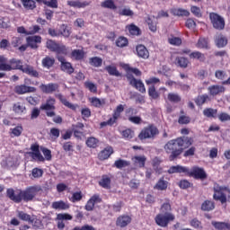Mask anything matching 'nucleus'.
Segmentation results:
<instances>
[{
  "label": "nucleus",
  "mask_w": 230,
  "mask_h": 230,
  "mask_svg": "<svg viewBox=\"0 0 230 230\" xmlns=\"http://www.w3.org/2000/svg\"><path fill=\"white\" fill-rule=\"evenodd\" d=\"M156 136H159V128L154 124H150L145 127L138 134V139L145 141V139H155Z\"/></svg>",
  "instance_id": "0eeeda50"
},
{
  "label": "nucleus",
  "mask_w": 230,
  "mask_h": 230,
  "mask_svg": "<svg viewBox=\"0 0 230 230\" xmlns=\"http://www.w3.org/2000/svg\"><path fill=\"white\" fill-rule=\"evenodd\" d=\"M116 46L118 48H125L128 46V40L123 36H119L116 40Z\"/></svg>",
  "instance_id": "864d4df0"
},
{
  "label": "nucleus",
  "mask_w": 230,
  "mask_h": 230,
  "mask_svg": "<svg viewBox=\"0 0 230 230\" xmlns=\"http://www.w3.org/2000/svg\"><path fill=\"white\" fill-rule=\"evenodd\" d=\"M201 209L202 211H213L215 209V202L208 199L205 200L201 204Z\"/></svg>",
  "instance_id": "c03bdc74"
},
{
  "label": "nucleus",
  "mask_w": 230,
  "mask_h": 230,
  "mask_svg": "<svg viewBox=\"0 0 230 230\" xmlns=\"http://www.w3.org/2000/svg\"><path fill=\"white\" fill-rule=\"evenodd\" d=\"M211 225L217 230H230V223L212 221Z\"/></svg>",
  "instance_id": "473e14b6"
},
{
  "label": "nucleus",
  "mask_w": 230,
  "mask_h": 230,
  "mask_svg": "<svg viewBox=\"0 0 230 230\" xmlns=\"http://www.w3.org/2000/svg\"><path fill=\"white\" fill-rule=\"evenodd\" d=\"M148 94L152 100H157V98H159V92L155 91V85L149 86Z\"/></svg>",
  "instance_id": "bf43d9fd"
},
{
  "label": "nucleus",
  "mask_w": 230,
  "mask_h": 230,
  "mask_svg": "<svg viewBox=\"0 0 230 230\" xmlns=\"http://www.w3.org/2000/svg\"><path fill=\"white\" fill-rule=\"evenodd\" d=\"M90 102L93 107H96L97 109H100V107H103L105 105V99H100L97 97H92L90 99Z\"/></svg>",
  "instance_id": "de8ad7c7"
},
{
  "label": "nucleus",
  "mask_w": 230,
  "mask_h": 230,
  "mask_svg": "<svg viewBox=\"0 0 230 230\" xmlns=\"http://www.w3.org/2000/svg\"><path fill=\"white\" fill-rule=\"evenodd\" d=\"M126 30H128V31L133 36L137 37V36L141 35V29H139V27H137L134 23H131V24L126 26Z\"/></svg>",
  "instance_id": "58836bf2"
},
{
  "label": "nucleus",
  "mask_w": 230,
  "mask_h": 230,
  "mask_svg": "<svg viewBox=\"0 0 230 230\" xmlns=\"http://www.w3.org/2000/svg\"><path fill=\"white\" fill-rule=\"evenodd\" d=\"M168 42L171 46H181L182 40L179 37H172L168 39Z\"/></svg>",
  "instance_id": "338daca9"
},
{
  "label": "nucleus",
  "mask_w": 230,
  "mask_h": 230,
  "mask_svg": "<svg viewBox=\"0 0 230 230\" xmlns=\"http://www.w3.org/2000/svg\"><path fill=\"white\" fill-rule=\"evenodd\" d=\"M55 103H57V100L53 97H49L46 102L40 105V110L46 111V116H48V118H54V116H56L55 109H57Z\"/></svg>",
  "instance_id": "1a4fd4ad"
},
{
  "label": "nucleus",
  "mask_w": 230,
  "mask_h": 230,
  "mask_svg": "<svg viewBox=\"0 0 230 230\" xmlns=\"http://www.w3.org/2000/svg\"><path fill=\"white\" fill-rule=\"evenodd\" d=\"M114 166L115 168H118V170H121L122 168H127V166H130V162L123 159H119L115 161Z\"/></svg>",
  "instance_id": "3c124183"
},
{
  "label": "nucleus",
  "mask_w": 230,
  "mask_h": 230,
  "mask_svg": "<svg viewBox=\"0 0 230 230\" xmlns=\"http://www.w3.org/2000/svg\"><path fill=\"white\" fill-rule=\"evenodd\" d=\"M136 51L139 58H144V60H146L150 58V52L148 51V49L145 47V45H137Z\"/></svg>",
  "instance_id": "5701e85b"
},
{
  "label": "nucleus",
  "mask_w": 230,
  "mask_h": 230,
  "mask_svg": "<svg viewBox=\"0 0 230 230\" xmlns=\"http://www.w3.org/2000/svg\"><path fill=\"white\" fill-rule=\"evenodd\" d=\"M217 114H218V110L213 108H206L203 111V115L206 118H217Z\"/></svg>",
  "instance_id": "49530a36"
},
{
  "label": "nucleus",
  "mask_w": 230,
  "mask_h": 230,
  "mask_svg": "<svg viewBox=\"0 0 230 230\" xmlns=\"http://www.w3.org/2000/svg\"><path fill=\"white\" fill-rule=\"evenodd\" d=\"M134 164L138 166V168H145V164H146V156L140 155V156H134L132 158Z\"/></svg>",
  "instance_id": "2f4dec72"
},
{
  "label": "nucleus",
  "mask_w": 230,
  "mask_h": 230,
  "mask_svg": "<svg viewBox=\"0 0 230 230\" xmlns=\"http://www.w3.org/2000/svg\"><path fill=\"white\" fill-rule=\"evenodd\" d=\"M26 43L31 49H39V44H42V37L40 35L28 36Z\"/></svg>",
  "instance_id": "4468645a"
},
{
  "label": "nucleus",
  "mask_w": 230,
  "mask_h": 230,
  "mask_svg": "<svg viewBox=\"0 0 230 230\" xmlns=\"http://www.w3.org/2000/svg\"><path fill=\"white\" fill-rule=\"evenodd\" d=\"M178 186L181 190H188V188H191V186H193V183L190 182L188 180H181Z\"/></svg>",
  "instance_id": "e2e57ef3"
},
{
  "label": "nucleus",
  "mask_w": 230,
  "mask_h": 230,
  "mask_svg": "<svg viewBox=\"0 0 230 230\" xmlns=\"http://www.w3.org/2000/svg\"><path fill=\"white\" fill-rule=\"evenodd\" d=\"M175 220V215L173 213H166V214H157L155 217V222L160 227H168V224L170 222H173Z\"/></svg>",
  "instance_id": "6e6552de"
},
{
  "label": "nucleus",
  "mask_w": 230,
  "mask_h": 230,
  "mask_svg": "<svg viewBox=\"0 0 230 230\" xmlns=\"http://www.w3.org/2000/svg\"><path fill=\"white\" fill-rule=\"evenodd\" d=\"M214 200L221 202V204L230 203V189L226 186L214 185Z\"/></svg>",
  "instance_id": "39448f33"
},
{
  "label": "nucleus",
  "mask_w": 230,
  "mask_h": 230,
  "mask_svg": "<svg viewBox=\"0 0 230 230\" xmlns=\"http://www.w3.org/2000/svg\"><path fill=\"white\" fill-rule=\"evenodd\" d=\"M125 111L123 104H119L113 111L112 116L107 120L100 123V128H105V127H114L118 123V119L121 118V112Z\"/></svg>",
  "instance_id": "423d86ee"
},
{
  "label": "nucleus",
  "mask_w": 230,
  "mask_h": 230,
  "mask_svg": "<svg viewBox=\"0 0 230 230\" xmlns=\"http://www.w3.org/2000/svg\"><path fill=\"white\" fill-rule=\"evenodd\" d=\"M121 136L123 139H126L127 141H130V139H132L134 136H136V134L134 133V130L130 128H127L122 130Z\"/></svg>",
  "instance_id": "09e8293b"
},
{
  "label": "nucleus",
  "mask_w": 230,
  "mask_h": 230,
  "mask_svg": "<svg viewBox=\"0 0 230 230\" xmlns=\"http://www.w3.org/2000/svg\"><path fill=\"white\" fill-rule=\"evenodd\" d=\"M51 208L52 209L66 211V209H69V204L66 203L64 200L54 201L52 202Z\"/></svg>",
  "instance_id": "cd10ccee"
},
{
  "label": "nucleus",
  "mask_w": 230,
  "mask_h": 230,
  "mask_svg": "<svg viewBox=\"0 0 230 230\" xmlns=\"http://www.w3.org/2000/svg\"><path fill=\"white\" fill-rule=\"evenodd\" d=\"M40 89L45 94H53V93L58 90V84H55V83H49L48 84H42L40 85Z\"/></svg>",
  "instance_id": "dca6fc26"
},
{
  "label": "nucleus",
  "mask_w": 230,
  "mask_h": 230,
  "mask_svg": "<svg viewBox=\"0 0 230 230\" xmlns=\"http://www.w3.org/2000/svg\"><path fill=\"white\" fill-rule=\"evenodd\" d=\"M40 150L44 155L45 161H51V159H53L51 150L48 149V147H41Z\"/></svg>",
  "instance_id": "680f3d73"
},
{
  "label": "nucleus",
  "mask_w": 230,
  "mask_h": 230,
  "mask_svg": "<svg viewBox=\"0 0 230 230\" xmlns=\"http://www.w3.org/2000/svg\"><path fill=\"white\" fill-rule=\"evenodd\" d=\"M68 6H72L73 8H85V6H89L91 4V2H80L79 0L77 1H67Z\"/></svg>",
  "instance_id": "7c9ffc66"
},
{
  "label": "nucleus",
  "mask_w": 230,
  "mask_h": 230,
  "mask_svg": "<svg viewBox=\"0 0 230 230\" xmlns=\"http://www.w3.org/2000/svg\"><path fill=\"white\" fill-rule=\"evenodd\" d=\"M98 145H100V140L94 137H90L86 139L88 148H98Z\"/></svg>",
  "instance_id": "37998d69"
},
{
  "label": "nucleus",
  "mask_w": 230,
  "mask_h": 230,
  "mask_svg": "<svg viewBox=\"0 0 230 230\" xmlns=\"http://www.w3.org/2000/svg\"><path fill=\"white\" fill-rule=\"evenodd\" d=\"M194 102L198 107H202V105L208 103V102H211V97L208 93H204L201 95H198Z\"/></svg>",
  "instance_id": "b1692460"
},
{
  "label": "nucleus",
  "mask_w": 230,
  "mask_h": 230,
  "mask_svg": "<svg viewBox=\"0 0 230 230\" xmlns=\"http://www.w3.org/2000/svg\"><path fill=\"white\" fill-rule=\"evenodd\" d=\"M167 99L172 103H179V102H181V95H179L178 93H168Z\"/></svg>",
  "instance_id": "6e6d98bb"
},
{
  "label": "nucleus",
  "mask_w": 230,
  "mask_h": 230,
  "mask_svg": "<svg viewBox=\"0 0 230 230\" xmlns=\"http://www.w3.org/2000/svg\"><path fill=\"white\" fill-rule=\"evenodd\" d=\"M132 222V217L128 215H121L119 217H117L116 220V226L117 227H120L123 229V227H127L129 224Z\"/></svg>",
  "instance_id": "f3484780"
},
{
  "label": "nucleus",
  "mask_w": 230,
  "mask_h": 230,
  "mask_svg": "<svg viewBox=\"0 0 230 230\" xmlns=\"http://www.w3.org/2000/svg\"><path fill=\"white\" fill-rule=\"evenodd\" d=\"M110 76H121V73L118 70V67L114 65H109L104 67Z\"/></svg>",
  "instance_id": "72a5a7b5"
},
{
  "label": "nucleus",
  "mask_w": 230,
  "mask_h": 230,
  "mask_svg": "<svg viewBox=\"0 0 230 230\" xmlns=\"http://www.w3.org/2000/svg\"><path fill=\"white\" fill-rule=\"evenodd\" d=\"M215 43L217 48H226V46H227V38L222 34H219L216 36Z\"/></svg>",
  "instance_id": "f704fd0d"
},
{
  "label": "nucleus",
  "mask_w": 230,
  "mask_h": 230,
  "mask_svg": "<svg viewBox=\"0 0 230 230\" xmlns=\"http://www.w3.org/2000/svg\"><path fill=\"white\" fill-rule=\"evenodd\" d=\"M39 4H45L49 8H58V0H35Z\"/></svg>",
  "instance_id": "ea45409f"
},
{
  "label": "nucleus",
  "mask_w": 230,
  "mask_h": 230,
  "mask_svg": "<svg viewBox=\"0 0 230 230\" xmlns=\"http://www.w3.org/2000/svg\"><path fill=\"white\" fill-rule=\"evenodd\" d=\"M29 224H31L36 229H39V227L42 226V221L37 218V217L32 216V217H31V220L29 221Z\"/></svg>",
  "instance_id": "0e129e2a"
},
{
  "label": "nucleus",
  "mask_w": 230,
  "mask_h": 230,
  "mask_svg": "<svg viewBox=\"0 0 230 230\" xmlns=\"http://www.w3.org/2000/svg\"><path fill=\"white\" fill-rule=\"evenodd\" d=\"M11 137H19L22 134V126H16L13 128H11Z\"/></svg>",
  "instance_id": "13d9d810"
},
{
  "label": "nucleus",
  "mask_w": 230,
  "mask_h": 230,
  "mask_svg": "<svg viewBox=\"0 0 230 230\" xmlns=\"http://www.w3.org/2000/svg\"><path fill=\"white\" fill-rule=\"evenodd\" d=\"M70 58L75 62H82L85 58V51L82 49H74L70 53Z\"/></svg>",
  "instance_id": "aec40b11"
},
{
  "label": "nucleus",
  "mask_w": 230,
  "mask_h": 230,
  "mask_svg": "<svg viewBox=\"0 0 230 230\" xmlns=\"http://www.w3.org/2000/svg\"><path fill=\"white\" fill-rule=\"evenodd\" d=\"M208 91L210 96H218V94L226 93V87L224 85L213 84L208 86Z\"/></svg>",
  "instance_id": "412c9836"
},
{
  "label": "nucleus",
  "mask_w": 230,
  "mask_h": 230,
  "mask_svg": "<svg viewBox=\"0 0 230 230\" xmlns=\"http://www.w3.org/2000/svg\"><path fill=\"white\" fill-rule=\"evenodd\" d=\"M210 22L215 30H224L226 28V21L220 14L217 13H209Z\"/></svg>",
  "instance_id": "f8f14e48"
},
{
  "label": "nucleus",
  "mask_w": 230,
  "mask_h": 230,
  "mask_svg": "<svg viewBox=\"0 0 230 230\" xmlns=\"http://www.w3.org/2000/svg\"><path fill=\"white\" fill-rule=\"evenodd\" d=\"M13 111L15 114L22 116L26 114V106L22 102H16L13 105Z\"/></svg>",
  "instance_id": "bb28decb"
},
{
  "label": "nucleus",
  "mask_w": 230,
  "mask_h": 230,
  "mask_svg": "<svg viewBox=\"0 0 230 230\" xmlns=\"http://www.w3.org/2000/svg\"><path fill=\"white\" fill-rule=\"evenodd\" d=\"M190 168L182 165H172L171 166L167 173L173 174V173H182L183 175H186L188 177Z\"/></svg>",
  "instance_id": "a211bd4d"
},
{
  "label": "nucleus",
  "mask_w": 230,
  "mask_h": 230,
  "mask_svg": "<svg viewBox=\"0 0 230 230\" xmlns=\"http://www.w3.org/2000/svg\"><path fill=\"white\" fill-rule=\"evenodd\" d=\"M188 177H192L196 181H204L208 179V172L202 167L193 166L191 170L189 169Z\"/></svg>",
  "instance_id": "9b49d317"
},
{
  "label": "nucleus",
  "mask_w": 230,
  "mask_h": 230,
  "mask_svg": "<svg viewBox=\"0 0 230 230\" xmlns=\"http://www.w3.org/2000/svg\"><path fill=\"white\" fill-rule=\"evenodd\" d=\"M14 93L16 94H28V93H37V88L26 84H18L14 86Z\"/></svg>",
  "instance_id": "2eb2a0df"
},
{
  "label": "nucleus",
  "mask_w": 230,
  "mask_h": 230,
  "mask_svg": "<svg viewBox=\"0 0 230 230\" xmlns=\"http://www.w3.org/2000/svg\"><path fill=\"white\" fill-rule=\"evenodd\" d=\"M59 35H62L63 37L67 38L71 35V31L67 29L66 24H63L60 26Z\"/></svg>",
  "instance_id": "69168bd1"
},
{
  "label": "nucleus",
  "mask_w": 230,
  "mask_h": 230,
  "mask_svg": "<svg viewBox=\"0 0 230 230\" xmlns=\"http://www.w3.org/2000/svg\"><path fill=\"white\" fill-rule=\"evenodd\" d=\"M154 189L158 190V191H164L168 190V181L164 180V177H162L155 183Z\"/></svg>",
  "instance_id": "a878e982"
},
{
  "label": "nucleus",
  "mask_w": 230,
  "mask_h": 230,
  "mask_svg": "<svg viewBox=\"0 0 230 230\" xmlns=\"http://www.w3.org/2000/svg\"><path fill=\"white\" fill-rule=\"evenodd\" d=\"M111 154H114V149L112 146H108L98 154V159L99 161H105L111 157Z\"/></svg>",
  "instance_id": "4be33fe9"
},
{
  "label": "nucleus",
  "mask_w": 230,
  "mask_h": 230,
  "mask_svg": "<svg viewBox=\"0 0 230 230\" xmlns=\"http://www.w3.org/2000/svg\"><path fill=\"white\" fill-rule=\"evenodd\" d=\"M39 191H40V187L37 185L27 187L23 190L9 188L6 190V197L15 204H21L22 200L23 202H31L39 195Z\"/></svg>",
  "instance_id": "f03ea898"
},
{
  "label": "nucleus",
  "mask_w": 230,
  "mask_h": 230,
  "mask_svg": "<svg viewBox=\"0 0 230 230\" xmlns=\"http://www.w3.org/2000/svg\"><path fill=\"white\" fill-rule=\"evenodd\" d=\"M41 66L46 69H50V67H53V66H55V58H51L49 56L45 57L41 60Z\"/></svg>",
  "instance_id": "c756f323"
},
{
  "label": "nucleus",
  "mask_w": 230,
  "mask_h": 230,
  "mask_svg": "<svg viewBox=\"0 0 230 230\" xmlns=\"http://www.w3.org/2000/svg\"><path fill=\"white\" fill-rule=\"evenodd\" d=\"M58 97L61 103L65 105V107H67V109H70L71 111H76L78 105L69 102V101H67V99H66L63 94H58Z\"/></svg>",
  "instance_id": "c85d7f7f"
},
{
  "label": "nucleus",
  "mask_w": 230,
  "mask_h": 230,
  "mask_svg": "<svg viewBox=\"0 0 230 230\" xmlns=\"http://www.w3.org/2000/svg\"><path fill=\"white\" fill-rule=\"evenodd\" d=\"M22 37H13L11 44L13 46V48H19V46H21V44H22Z\"/></svg>",
  "instance_id": "774afa93"
},
{
  "label": "nucleus",
  "mask_w": 230,
  "mask_h": 230,
  "mask_svg": "<svg viewBox=\"0 0 230 230\" xmlns=\"http://www.w3.org/2000/svg\"><path fill=\"white\" fill-rule=\"evenodd\" d=\"M21 3L25 10H35L37 8L35 0H21Z\"/></svg>",
  "instance_id": "4c0bfd02"
},
{
  "label": "nucleus",
  "mask_w": 230,
  "mask_h": 230,
  "mask_svg": "<svg viewBox=\"0 0 230 230\" xmlns=\"http://www.w3.org/2000/svg\"><path fill=\"white\" fill-rule=\"evenodd\" d=\"M196 47L199 49H209V40L208 38H199Z\"/></svg>",
  "instance_id": "e433bc0d"
},
{
  "label": "nucleus",
  "mask_w": 230,
  "mask_h": 230,
  "mask_svg": "<svg viewBox=\"0 0 230 230\" xmlns=\"http://www.w3.org/2000/svg\"><path fill=\"white\" fill-rule=\"evenodd\" d=\"M102 8H108V10H117L118 6L114 3V0H104L101 3Z\"/></svg>",
  "instance_id": "a18cd8bd"
},
{
  "label": "nucleus",
  "mask_w": 230,
  "mask_h": 230,
  "mask_svg": "<svg viewBox=\"0 0 230 230\" xmlns=\"http://www.w3.org/2000/svg\"><path fill=\"white\" fill-rule=\"evenodd\" d=\"M190 58H194L199 62H206V55L200 51H193L189 55Z\"/></svg>",
  "instance_id": "79ce46f5"
},
{
  "label": "nucleus",
  "mask_w": 230,
  "mask_h": 230,
  "mask_svg": "<svg viewBox=\"0 0 230 230\" xmlns=\"http://www.w3.org/2000/svg\"><path fill=\"white\" fill-rule=\"evenodd\" d=\"M127 74L126 78L128 82L129 83V85L137 89V91H139L142 94H145L146 93V88H145V84H143V81L136 79L134 77V75L136 76H141V72L138 68H134L132 66H128L126 68ZM133 73V75H132Z\"/></svg>",
  "instance_id": "7ed1b4c3"
},
{
  "label": "nucleus",
  "mask_w": 230,
  "mask_h": 230,
  "mask_svg": "<svg viewBox=\"0 0 230 230\" xmlns=\"http://www.w3.org/2000/svg\"><path fill=\"white\" fill-rule=\"evenodd\" d=\"M174 64L177 67H181V69H186L188 66H190V59L184 57H176L174 59Z\"/></svg>",
  "instance_id": "393cba45"
},
{
  "label": "nucleus",
  "mask_w": 230,
  "mask_h": 230,
  "mask_svg": "<svg viewBox=\"0 0 230 230\" xmlns=\"http://www.w3.org/2000/svg\"><path fill=\"white\" fill-rule=\"evenodd\" d=\"M111 177L109 175H102L101 181H99V186L104 188V190H111Z\"/></svg>",
  "instance_id": "c9c22d12"
},
{
  "label": "nucleus",
  "mask_w": 230,
  "mask_h": 230,
  "mask_svg": "<svg viewBox=\"0 0 230 230\" xmlns=\"http://www.w3.org/2000/svg\"><path fill=\"white\" fill-rule=\"evenodd\" d=\"M89 64L93 67H102L103 59H102L100 57H93L89 58Z\"/></svg>",
  "instance_id": "a19ab883"
},
{
  "label": "nucleus",
  "mask_w": 230,
  "mask_h": 230,
  "mask_svg": "<svg viewBox=\"0 0 230 230\" xmlns=\"http://www.w3.org/2000/svg\"><path fill=\"white\" fill-rule=\"evenodd\" d=\"M46 48L53 53H57V55H67V47L60 45L52 40H47Z\"/></svg>",
  "instance_id": "9d476101"
},
{
  "label": "nucleus",
  "mask_w": 230,
  "mask_h": 230,
  "mask_svg": "<svg viewBox=\"0 0 230 230\" xmlns=\"http://www.w3.org/2000/svg\"><path fill=\"white\" fill-rule=\"evenodd\" d=\"M160 211L164 215H166V213H172V204H170V199H167V201L161 206Z\"/></svg>",
  "instance_id": "603ef678"
},
{
  "label": "nucleus",
  "mask_w": 230,
  "mask_h": 230,
  "mask_svg": "<svg viewBox=\"0 0 230 230\" xmlns=\"http://www.w3.org/2000/svg\"><path fill=\"white\" fill-rule=\"evenodd\" d=\"M18 218L22 220L23 222H28L30 224V220H31L32 216L25 213L24 211H18L17 214Z\"/></svg>",
  "instance_id": "4d7b16f0"
},
{
  "label": "nucleus",
  "mask_w": 230,
  "mask_h": 230,
  "mask_svg": "<svg viewBox=\"0 0 230 230\" xmlns=\"http://www.w3.org/2000/svg\"><path fill=\"white\" fill-rule=\"evenodd\" d=\"M172 13L178 17H190V12L182 8L173 9Z\"/></svg>",
  "instance_id": "8fccbe9b"
},
{
  "label": "nucleus",
  "mask_w": 230,
  "mask_h": 230,
  "mask_svg": "<svg viewBox=\"0 0 230 230\" xmlns=\"http://www.w3.org/2000/svg\"><path fill=\"white\" fill-rule=\"evenodd\" d=\"M191 145H193V137L182 136L167 141L164 146V150L169 155V161H175Z\"/></svg>",
  "instance_id": "f257e3e1"
},
{
  "label": "nucleus",
  "mask_w": 230,
  "mask_h": 230,
  "mask_svg": "<svg viewBox=\"0 0 230 230\" xmlns=\"http://www.w3.org/2000/svg\"><path fill=\"white\" fill-rule=\"evenodd\" d=\"M23 68L22 60L13 58L8 61L4 56H0V71H22Z\"/></svg>",
  "instance_id": "20e7f679"
},
{
  "label": "nucleus",
  "mask_w": 230,
  "mask_h": 230,
  "mask_svg": "<svg viewBox=\"0 0 230 230\" xmlns=\"http://www.w3.org/2000/svg\"><path fill=\"white\" fill-rule=\"evenodd\" d=\"M58 62H60V69L64 73L67 75H73L75 73V67H73V64L66 60V58L63 56L57 57Z\"/></svg>",
  "instance_id": "ddd939ff"
},
{
  "label": "nucleus",
  "mask_w": 230,
  "mask_h": 230,
  "mask_svg": "<svg viewBox=\"0 0 230 230\" xmlns=\"http://www.w3.org/2000/svg\"><path fill=\"white\" fill-rule=\"evenodd\" d=\"M30 157H31V159H34V161H39L40 163H44L45 158L42 155V154H40V151H36L35 153H29Z\"/></svg>",
  "instance_id": "5fc2aeb1"
},
{
  "label": "nucleus",
  "mask_w": 230,
  "mask_h": 230,
  "mask_svg": "<svg viewBox=\"0 0 230 230\" xmlns=\"http://www.w3.org/2000/svg\"><path fill=\"white\" fill-rule=\"evenodd\" d=\"M22 73L25 75H28V76H31V78H39L40 76V74H39V71L33 67V66L26 64L22 70Z\"/></svg>",
  "instance_id": "6ab92c4d"
},
{
  "label": "nucleus",
  "mask_w": 230,
  "mask_h": 230,
  "mask_svg": "<svg viewBox=\"0 0 230 230\" xmlns=\"http://www.w3.org/2000/svg\"><path fill=\"white\" fill-rule=\"evenodd\" d=\"M31 175L34 179H40L44 175V170L35 167L32 169Z\"/></svg>",
  "instance_id": "052dcab7"
}]
</instances>
